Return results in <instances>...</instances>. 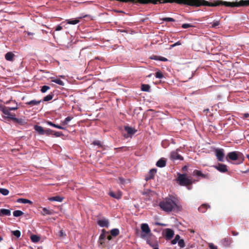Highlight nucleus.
<instances>
[{"label": "nucleus", "instance_id": "1", "mask_svg": "<svg viewBox=\"0 0 249 249\" xmlns=\"http://www.w3.org/2000/svg\"><path fill=\"white\" fill-rule=\"evenodd\" d=\"M160 208L166 212H178L182 210L180 199L176 195H169L159 203Z\"/></svg>", "mask_w": 249, "mask_h": 249}, {"label": "nucleus", "instance_id": "2", "mask_svg": "<svg viewBox=\"0 0 249 249\" xmlns=\"http://www.w3.org/2000/svg\"><path fill=\"white\" fill-rule=\"evenodd\" d=\"M201 5L208 6H217L224 5L226 7H241L249 6V0H241L239 2H227L217 1L214 2H209L205 0H193V6H200Z\"/></svg>", "mask_w": 249, "mask_h": 249}, {"label": "nucleus", "instance_id": "3", "mask_svg": "<svg viewBox=\"0 0 249 249\" xmlns=\"http://www.w3.org/2000/svg\"><path fill=\"white\" fill-rule=\"evenodd\" d=\"M14 107H6L3 105H0V110L5 115L3 118L6 119H10L18 122V119L15 117V114L10 112L11 110H16L18 109V105L16 101H14Z\"/></svg>", "mask_w": 249, "mask_h": 249}, {"label": "nucleus", "instance_id": "4", "mask_svg": "<svg viewBox=\"0 0 249 249\" xmlns=\"http://www.w3.org/2000/svg\"><path fill=\"white\" fill-rule=\"evenodd\" d=\"M14 107H6L3 105H0V110L5 115L3 118L6 119H10L18 122V119L15 117V114L10 112L11 110H16L18 109V105L16 101H14Z\"/></svg>", "mask_w": 249, "mask_h": 249}, {"label": "nucleus", "instance_id": "5", "mask_svg": "<svg viewBox=\"0 0 249 249\" xmlns=\"http://www.w3.org/2000/svg\"><path fill=\"white\" fill-rule=\"evenodd\" d=\"M227 160L228 159L231 160H237V164H239L244 161L245 157L242 153L239 151H233L229 152L226 157Z\"/></svg>", "mask_w": 249, "mask_h": 249}, {"label": "nucleus", "instance_id": "6", "mask_svg": "<svg viewBox=\"0 0 249 249\" xmlns=\"http://www.w3.org/2000/svg\"><path fill=\"white\" fill-rule=\"evenodd\" d=\"M177 180L181 186H189L194 182L192 181V178L187 177L185 174H178Z\"/></svg>", "mask_w": 249, "mask_h": 249}, {"label": "nucleus", "instance_id": "7", "mask_svg": "<svg viewBox=\"0 0 249 249\" xmlns=\"http://www.w3.org/2000/svg\"><path fill=\"white\" fill-rule=\"evenodd\" d=\"M141 229L142 233H141V237L142 238H145L148 235L151 234V230L147 224H142L141 225Z\"/></svg>", "mask_w": 249, "mask_h": 249}, {"label": "nucleus", "instance_id": "8", "mask_svg": "<svg viewBox=\"0 0 249 249\" xmlns=\"http://www.w3.org/2000/svg\"><path fill=\"white\" fill-rule=\"evenodd\" d=\"M215 153L217 160L219 161H223L224 158V150L223 149H216Z\"/></svg>", "mask_w": 249, "mask_h": 249}, {"label": "nucleus", "instance_id": "9", "mask_svg": "<svg viewBox=\"0 0 249 249\" xmlns=\"http://www.w3.org/2000/svg\"><path fill=\"white\" fill-rule=\"evenodd\" d=\"M170 159L174 160H183V158L178 154L177 151H174L171 152L170 154Z\"/></svg>", "mask_w": 249, "mask_h": 249}, {"label": "nucleus", "instance_id": "10", "mask_svg": "<svg viewBox=\"0 0 249 249\" xmlns=\"http://www.w3.org/2000/svg\"><path fill=\"white\" fill-rule=\"evenodd\" d=\"M214 167L219 172L222 173H226L228 172L227 166L222 163H218Z\"/></svg>", "mask_w": 249, "mask_h": 249}, {"label": "nucleus", "instance_id": "11", "mask_svg": "<svg viewBox=\"0 0 249 249\" xmlns=\"http://www.w3.org/2000/svg\"><path fill=\"white\" fill-rule=\"evenodd\" d=\"M156 169H152L149 171L147 175L145 177V179L146 181L153 179L154 178L155 175L156 173Z\"/></svg>", "mask_w": 249, "mask_h": 249}, {"label": "nucleus", "instance_id": "12", "mask_svg": "<svg viewBox=\"0 0 249 249\" xmlns=\"http://www.w3.org/2000/svg\"><path fill=\"white\" fill-rule=\"evenodd\" d=\"M232 239L230 237H227L221 240V244L226 247H229L231 243Z\"/></svg>", "mask_w": 249, "mask_h": 249}, {"label": "nucleus", "instance_id": "13", "mask_svg": "<svg viewBox=\"0 0 249 249\" xmlns=\"http://www.w3.org/2000/svg\"><path fill=\"white\" fill-rule=\"evenodd\" d=\"M108 195L112 197L116 198L117 199H120L122 197V193L121 192H114L110 191Z\"/></svg>", "mask_w": 249, "mask_h": 249}, {"label": "nucleus", "instance_id": "14", "mask_svg": "<svg viewBox=\"0 0 249 249\" xmlns=\"http://www.w3.org/2000/svg\"><path fill=\"white\" fill-rule=\"evenodd\" d=\"M98 224L101 227H107V228L109 226V222L108 220L106 219H103L99 220L97 221Z\"/></svg>", "mask_w": 249, "mask_h": 249}, {"label": "nucleus", "instance_id": "15", "mask_svg": "<svg viewBox=\"0 0 249 249\" xmlns=\"http://www.w3.org/2000/svg\"><path fill=\"white\" fill-rule=\"evenodd\" d=\"M174 231L170 229H167L165 231V237L167 240L171 239L174 236Z\"/></svg>", "mask_w": 249, "mask_h": 249}, {"label": "nucleus", "instance_id": "16", "mask_svg": "<svg viewBox=\"0 0 249 249\" xmlns=\"http://www.w3.org/2000/svg\"><path fill=\"white\" fill-rule=\"evenodd\" d=\"M166 161L165 159H160L156 163V165L159 167H163L166 165Z\"/></svg>", "mask_w": 249, "mask_h": 249}, {"label": "nucleus", "instance_id": "17", "mask_svg": "<svg viewBox=\"0 0 249 249\" xmlns=\"http://www.w3.org/2000/svg\"><path fill=\"white\" fill-rule=\"evenodd\" d=\"M124 130L127 132L129 135H132L136 133L137 131L135 129L129 127L128 126H124Z\"/></svg>", "mask_w": 249, "mask_h": 249}, {"label": "nucleus", "instance_id": "18", "mask_svg": "<svg viewBox=\"0 0 249 249\" xmlns=\"http://www.w3.org/2000/svg\"><path fill=\"white\" fill-rule=\"evenodd\" d=\"M210 208V206L207 204H203L198 208V211L202 213H205L208 208Z\"/></svg>", "mask_w": 249, "mask_h": 249}, {"label": "nucleus", "instance_id": "19", "mask_svg": "<svg viewBox=\"0 0 249 249\" xmlns=\"http://www.w3.org/2000/svg\"><path fill=\"white\" fill-rule=\"evenodd\" d=\"M53 213V211L52 210L48 209L46 208H43L42 211H41V214L43 215H52Z\"/></svg>", "mask_w": 249, "mask_h": 249}, {"label": "nucleus", "instance_id": "20", "mask_svg": "<svg viewBox=\"0 0 249 249\" xmlns=\"http://www.w3.org/2000/svg\"><path fill=\"white\" fill-rule=\"evenodd\" d=\"M34 128L36 132H38V134L42 135H44V129L42 126L38 125H35Z\"/></svg>", "mask_w": 249, "mask_h": 249}, {"label": "nucleus", "instance_id": "21", "mask_svg": "<svg viewBox=\"0 0 249 249\" xmlns=\"http://www.w3.org/2000/svg\"><path fill=\"white\" fill-rule=\"evenodd\" d=\"M41 100L37 101L36 100H33L25 103V104L30 106H37L39 105L41 103Z\"/></svg>", "mask_w": 249, "mask_h": 249}, {"label": "nucleus", "instance_id": "22", "mask_svg": "<svg viewBox=\"0 0 249 249\" xmlns=\"http://www.w3.org/2000/svg\"><path fill=\"white\" fill-rule=\"evenodd\" d=\"M15 55L12 52H8L6 53L5 55V58L6 60L10 61H12L14 59Z\"/></svg>", "mask_w": 249, "mask_h": 249}, {"label": "nucleus", "instance_id": "23", "mask_svg": "<svg viewBox=\"0 0 249 249\" xmlns=\"http://www.w3.org/2000/svg\"><path fill=\"white\" fill-rule=\"evenodd\" d=\"M193 174L194 175L201 177L203 178H206L207 177L206 175L203 174L200 171L197 170H195L193 172Z\"/></svg>", "mask_w": 249, "mask_h": 249}, {"label": "nucleus", "instance_id": "24", "mask_svg": "<svg viewBox=\"0 0 249 249\" xmlns=\"http://www.w3.org/2000/svg\"><path fill=\"white\" fill-rule=\"evenodd\" d=\"M54 96V94L53 92L50 93L48 95L43 98V101L47 102L51 100Z\"/></svg>", "mask_w": 249, "mask_h": 249}, {"label": "nucleus", "instance_id": "25", "mask_svg": "<svg viewBox=\"0 0 249 249\" xmlns=\"http://www.w3.org/2000/svg\"><path fill=\"white\" fill-rule=\"evenodd\" d=\"M49 199L52 201H57V202H62L63 199V198L59 196H53V197L49 198Z\"/></svg>", "mask_w": 249, "mask_h": 249}, {"label": "nucleus", "instance_id": "26", "mask_svg": "<svg viewBox=\"0 0 249 249\" xmlns=\"http://www.w3.org/2000/svg\"><path fill=\"white\" fill-rule=\"evenodd\" d=\"M17 202H18L19 203H21L23 204H26V203H29L30 204H33V202L31 200L27 199H25V198H19L18 199Z\"/></svg>", "mask_w": 249, "mask_h": 249}, {"label": "nucleus", "instance_id": "27", "mask_svg": "<svg viewBox=\"0 0 249 249\" xmlns=\"http://www.w3.org/2000/svg\"><path fill=\"white\" fill-rule=\"evenodd\" d=\"M150 86L147 84H142L141 85V90L143 91L149 92Z\"/></svg>", "mask_w": 249, "mask_h": 249}, {"label": "nucleus", "instance_id": "28", "mask_svg": "<svg viewBox=\"0 0 249 249\" xmlns=\"http://www.w3.org/2000/svg\"><path fill=\"white\" fill-rule=\"evenodd\" d=\"M1 213L2 215H7L9 216L11 215V211L8 209H1Z\"/></svg>", "mask_w": 249, "mask_h": 249}, {"label": "nucleus", "instance_id": "29", "mask_svg": "<svg viewBox=\"0 0 249 249\" xmlns=\"http://www.w3.org/2000/svg\"><path fill=\"white\" fill-rule=\"evenodd\" d=\"M31 241L34 243H37L40 240V237L36 235H32L30 237Z\"/></svg>", "mask_w": 249, "mask_h": 249}, {"label": "nucleus", "instance_id": "30", "mask_svg": "<svg viewBox=\"0 0 249 249\" xmlns=\"http://www.w3.org/2000/svg\"><path fill=\"white\" fill-rule=\"evenodd\" d=\"M66 22L68 24L74 25L78 23L79 22V20L78 19H70L66 20Z\"/></svg>", "mask_w": 249, "mask_h": 249}, {"label": "nucleus", "instance_id": "31", "mask_svg": "<svg viewBox=\"0 0 249 249\" xmlns=\"http://www.w3.org/2000/svg\"><path fill=\"white\" fill-rule=\"evenodd\" d=\"M120 231L118 229H113L110 231L111 235L113 236H116L119 235Z\"/></svg>", "mask_w": 249, "mask_h": 249}, {"label": "nucleus", "instance_id": "32", "mask_svg": "<svg viewBox=\"0 0 249 249\" xmlns=\"http://www.w3.org/2000/svg\"><path fill=\"white\" fill-rule=\"evenodd\" d=\"M72 117L68 116V117H66L63 121L61 122V124L62 125H66L68 124V123L70 121H71L72 120Z\"/></svg>", "mask_w": 249, "mask_h": 249}, {"label": "nucleus", "instance_id": "33", "mask_svg": "<svg viewBox=\"0 0 249 249\" xmlns=\"http://www.w3.org/2000/svg\"><path fill=\"white\" fill-rule=\"evenodd\" d=\"M23 214V212L20 210H16L13 212V215L15 217H18L22 215Z\"/></svg>", "mask_w": 249, "mask_h": 249}, {"label": "nucleus", "instance_id": "34", "mask_svg": "<svg viewBox=\"0 0 249 249\" xmlns=\"http://www.w3.org/2000/svg\"><path fill=\"white\" fill-rule=\"evenodd\" d=\"M52 81L55 83L60 86H64V83L60 79H52Z\"/></svg>", "mask_w": 249, "mask_h": 249}, {"label": "nucleus", "instance_id": "35", "mask_svg": "<svg viewBox=\"0 0 249 249\" xmlns=\"http://www.w3.org/2000/svg\"><path fill=\"white\" fill-rule=\"evenodd\" d=\"M8 190L5 188H0V193L4 196H7L9 194Z\"/></svg>", "mask_w": 249, "mask_h": 249}, {"label": "nucleus", "instance_id": "36", "mask_svg": "<svg viewBox=\"0 0 249 249\" xmlns=\"http://www.w3.org/2000/svg\"><path fill=\"white\" fill-rule=\"evenodd\" d=\"M179 238V235L178 234L176 235L175 238L172 240L171 244L173 245L176 244L180 240Z\"/></svg>", "mask_w": 249, "mask_h": 249}, {"label": "nucleus", "instance_id": "37", "mask_svg": "<svg viewBox=\"0 0 249 249\" xmlns=\"http://www.w3.org/2000/svg\"><path fill=\"white\" fill-rule=\"evenodd\" d=\"M106 231L105 230L103 229L102 230V233L101 234V235H100V237H99V239L100 240H104L106 237Z\"/></svg>", "mask_w": 249, "mask_h": 249}, {"label": "nucleus", "instance_id": "38", "mask_svg": "<svg viewBox=\"0 0 249 249\" xmlns=\"http://www.w3.org/2000/svg\"><path fill=\"white\" fill-rule=\"evenodd\" d=\"M152 59H154L155 60H159L162 61H166L167 60V58L161 56H154L153 58H152Z\"/></svg>", "mask_w": 249, "mask_h": 249}, {"label": "nucleus", "instance_id": "39", "mask_svg": "<svg viewBox=\"0 0 249 249\" xmlns=\"http://www.w3.org/2000/svg\"><path fill=\"white\" fill-rule=\"evenodd\" d=\"M53 131L52 130H51L50 128H48L46 130H44V135L46 134L47 135H50L53 134Z\"/></svg>", "mask_w": 249, "mask_h": 249}, {"label": "nucleus", "instance_id": "40", "mask_svg": "<svg viewBox=\"0 0 249 249\" xmlns=\"http://www.w3.org/2000/svg\"><path fill=\"white\" fill-rule=\"evenodd\" d=\"M13 235H14L17 238H19L21 235L20 231L18 230H16L12 231Z\"/></svg>", "mask_w": 249, "mask_h": 249}, {"label": "nucleus", "instance_id": "41", "mask_svg": "<svg viewBox=\"0 0 249 249\" xmlns=\"http://www.w3.org/2000/svg\"><path fill=\"white\" fill-rule=\"evenodd\" d=\"M50 89V87L48 86H43L41 87L40 90L42 93H45Z\"/></svg>", "mask_w": 249, "mask_h": 249}, {"label": "nucleus", "instance_id": "42", "mask_svg": "<svg viewBox=\"0 0 249 249\" xmlns=\"http://www.w3.org/2000/svg\"><path fill=\"white\" fill-rule=\"evenodd\" d=\"M155 76L157 78H162L163 77V75L161 71H159L156 72Z\"/></svg>", "mask_w": 249, "mask_h": 249}, {"label": "nucleus", "instance_id": "43", "mask_svg": "<svg viewBox=\"0 0 249 249\" xmlns=\"http://www.w3.org/2000/svg\"><path fill=\"white\" fill-rule=\"evenodd\" d=\"M178 245L180 248H183L185 246L184 240L183 239H180L178 241Z\"/></svg>", "mask_w": 249, "mask_h": 249}, {"label": "nucleus", "instance_id": "44", "mask_svg": "<svg viewBox=\"0 0 249 249\" xmlns=\"http://www.w3.org/2000/svg\"><path fill=\"white\" fill-rule=\"evenodd\" d=\"M220 25L219 21H215L212 24L211 27L212 28H216Z\"/></svg>", "mask_w": 249, "mask_h": 249}, {"label": "nucleus", "instance_id": "45", "mask_svg": "<svg viewBox=\"0 0 249 249\" xmlns=\"http://www.w3.org/2000/svg\"><path fill=\"white\" fill-rule=\"evenodd\" d=\"M92 144L94 145H97L99 147H102V144L99 141H94L93 142Z\"/></svg>", "mask_w": 249, "mask_h": 249}, {"label": "nucleus", "instance_id": "46", "mask_svg": "<svg viewBox=\"0 0 249 249\" xmlns=\"http://www.w3.org/2000/svg\"><path fill=\"white\" fill-rule=\"evenodd\" d=\"M194 27V26H193L190 24H189V23H184V24H183L181 26V27L183 29H187L189 27Z\"/></svg>", "mask_w": 249, "mask_h": 249}, {"label": "nucleus", "instance_id": "47", "mask_svg": "<svg viewBox=\"0 0 249 249\" xmlns=\"http://www.w3.org/2000/svg\"><path fill=\"white\" fill-rule=\"evenodd\" d=\"M162 20L167 22H174L175 21V20L172 18H162Z\"/></svg>", "mask_w": 249, "mask_h": 249}, {"label": "nucleus", "instance_id": "48", "mask_svg": "<svg viewBox=\"0 0 249 249\" xmlns=\"http://www.w3.org/2000/svg\"><path fill=\"white\" fill-rule=\"evenodd\" d=\"M55 137H60L63 135V133L61 132H55L54 133H53Z\"/></svg>", "mask_w": 249, "mask_h": 249}, {"label": "nucleus", "instance_id": "49", "mask_svg": "<svg viewBox=\"0 0 249 249\" xmlns=\"http://www.w3.org/2000/svg\"><path fill=\"white\" fill-rule=\"evenodd\" d=\"M59 235L60 236V237H65L66 236V234L63 232V230H61L59 232Z\"/></svg>", "mask_w": 249, "mask_h": 249}, {"label": "nucleus", "instance_id": "50", "mask_svg": "<svg viewBox=\"0 0 249 249\" xmlns=\"http://www.w3.org/2000/svg\"><path fill=\"white\" fill-rule=\"evenodd\" d=\"M46 123H47L48 125H51V126H53V127H55V124H54V123H52V122H51V121H47V122H46Z\"/></svg>", "mask_w": 249, "mask_h": 249}, {"label": "nucleus", "instance_id": "51", "mask_svg": "<svg viewBox=\"0 0 249 249\" xmlns=\"http://www.w3.org/2000/svg\"><path fill=\"white\" fill-rule=\"evenodd\" d=\"M55 127L62 130H65L66 129L65 127L58 124H55Z\"/></svg>", "mask_w": 249, "mask_h": 249}, {"label": "nucleus", "instance_id": "52", "mask_svg": "<svg viewBox=\"0 0 249 249\" xmlns=\"http://www.w3.org/2000/svg\"><path fill=\"white\" fill-rule=\"evenodd\" d=\"M119 180L120 181V183L122 184H124L125 183V179L122 178H119Z\"/></svg>", "mask_w": 249, "mask_h": 249}, {"label": "nucleus", "instance_id": "53", "mask_svg": "<svg viewBox=\"0 0 249 249\" xmlns=\"http://www.w3.org/2000/svg\"><path fill=\"white\" fill-rule=\"evenodd\" d=\"M62 29V27L60 25H58L56 26L55 30L56 31H60Z\"/></svg>", "mask_w": 249, "mask_h": 249}, {"label": "nucleus", "instance_id": "54", "mask_svg": "<svg viewBox=\"0 0 249 249\" xmlns=\"http://www.w3.org/2000/svg\"><path fill=\"white\" fill-rule=\"evenodd\" d=\"M146 243L151 247H153L154 246V245L150 242V240H149L148 239L146 240Z\"/></svg>", "mask_w": 249, "mask_h": 249}, {"label": "nucleus", "instance_id": "55", "mask_svg": "<svg viewBox=\"0 0 249 249\" xmlns=\"http://www.w3.org/2000/svg\"><path fill=\"white\" fill-rule=\"evenodd\" d=\"M232 235L233 236H236L238 235V232L234 231H231Z\"/></svg>", "mask_w": 249, "mask_h": 249}, {"label": "nucleus", "instance_id": "56", "mask_svg": "<svg viewBox=\"0 0 249 249\" xmlns=\"http://www.w3.org/2000/svg\"><path fill=\"white\" fill-rule=\"evenodd\" d=\"M180 44H181L180 42L179 41H178L177 42H176L175 44H174L172 45V46L174 47V46H177V45H180Z\"/></svg>", "mask_w": 249, "mask_h": 249}, {"label": "nucleus", "instance_id": "57", "mask_svg": "<svg viewBox=\"0 0 249 249\" xmlns=\"http://www.w3.org/2000/svg\"><path fill=\"white\" fill-rule=\"evenodd\" d=\"M14 101H13V100H9V101H6V102H5L4 103H5V104H9V103H11V102H13V103H14Z\"/></svg>", "mask_w": 249, "mask_h": 249}, {"label": "nucleus", "instance_id": "58", "mask_svg": "<svg viewBox=\"0 0 249 249\" xmlns=\"http://www.w3.org/2000/svg\"><path fill=\"white\" fill-rule=\"evenodd\" d=\"M249 117V114L248 113H246L244 114V118L246 119Z\"/></svg>", "mask_w": 249, "mask_h": 249}, {"label": "nucleus", "instance_id": "59", "mask_svg": "<svg viewBox=\"0 0 249 249\" xmlns=\"http://www.w3.org/2000/svg\"><path fill=\"white\" fill-rule=\"evenodd\" d=\"M111 235H108L107 237V239H108V240H110L112 239V237H111Z\"/></svg>", "mask_w": 249, "mask_h": 249}, {"label": "nucleus", "instance_id": "60", "mask_svg": "<svg viewBox=\"0 0 249 249\" xmlns=\"http://www.w3.org/2000/svg\"><path fill=\"white\" fill-rule=\"evenodd\" d=\"M243 173H249V168L248 169H247L246 171H243Z\"/></svg>", "mask_w": 249, "mask_h": 249}, {"label": "nucleus", "instance_id": "61", "mask_svg": "<svg viewBox=\"0 0 249 249\" xmlns=\"http://www.w3.org/2000/svg\"><path fill=\"white\" fill-rule=\"evenodd\" d=\"M87 17V15H85V16H83V17H79L78 18L81 19V18H85V17Z\"/></svg>", "mask_w": 249, "mask_h": 249}, {"label": "nucleus", "instance_id": "62", "mask_svg": "<svg viewBox=\"0 0 249 249\" xmlns=\"http://www.w3.org/2000/svg\"><path fill=\"white\" fill-rule=\"evenodd\" d=\"M28 35H34V34L33 33H31L30 32H28Z\"/></svg>", "mask_w": 249, "mask_h": 249}, {"label": "nucleus", "instance_id": "63", "mask_svg": "<svg viewBox=\"0 0 249 249\" xmlns=\"http://www.w3.org/2000/svg\"><path fill=\"white\" fill-rule=\"evenodd\" d=\"M246 157H247V158L248 159V160H249V154L247 155Z\"/></svg>", "mask_w": 249, "mask_h": 249}, {"label": "nucleus", "instance_id": "64", "mask_svg": "<svg viewBox=\"0 0 249 249\" xmlns=\"http://www.w3.org/2000/svg\"><path fill=\"white\" fill-rule=\"evenodd\" d=\"M3 240V238L0 236V242Z\"/></svg>", "mask_w": 249, "mask_h": 249}]
</instances>
